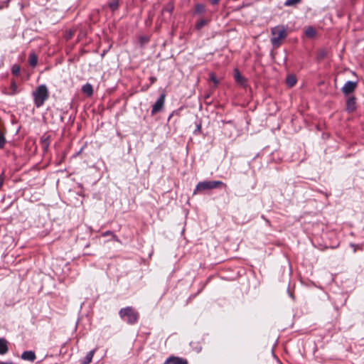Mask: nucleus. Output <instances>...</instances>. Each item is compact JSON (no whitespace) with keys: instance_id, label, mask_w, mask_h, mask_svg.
<instances>
[{"instance_id":"27","label":"nucleus","mask_w":364,"mask_h":364,"mask_svg":"<svg viewBox=\"0 0 364 364\" xmlns=\"http://www.w3.org/2000/svg\"><path fill=\"white\" fill-rule=\"evenodd\" d=\"M149 80L150 81V85L146 86V90H147L150 87V85H153L156 81L157 79L156 77L151 76L149 77Z\"/></svg>"},{"instance_id":"17","label":"nucleus","mask_w":364,"mask_h":364,"mask_svg":"<svg viewBox=\"0 0 364 364\" xmlns=\"http://www.w3.org/2000/svg\"><path fill=\"white\" fill-rule=\"evenodd\" d=\"M286 83L289 87H294L296 83V79L294 75H288Z\"/></svg>"},{"instance_id":"28","label":"nucleus","mask_w":364,"mask_h":364,"mask_svg":"<svg viewBox=\"0 0 364 364\" xmlns=\"http://www.w3.org/2000/svg\"><path fill=\"white\" fill-rule=\"evenodd\" d=\"M108 235H113L114 237H115V235H113L112 232L110 230H107L102 233V236H108Z\"/></svg>"},{"instance_id":"7","label":"nucleus","mask_w":364,"mask_h":364,"mask_svg":"<svg viewBox=\"0 0 364 364\" xmlns=\"http://www.w3.org/2000/svg\"><path fill=\"white\" fill-rule=\"evenodd\" d=\"M164 364H188V360L183 358L172 355L167 358Z\"/></svg>"},{"instance_id":"6","label":"nucleus","mask_w":364,"mask_h":364,"mask_svg":"<svg viewBox=\"0 0 364 364\" xmlns=\"http://www.w3.org/2000/svg\"><path fill=\"white\" fill-rule=\"evenodd\" d=\"M357 87V82L354 81H347L343 87L341 88V91L346 95H348L351 94L355 90Z\"/></svg>"},{"instance_id":"31","label":"nucleus","mask_w":364,"mask_h":364,"mask_svg":"<svg viewBox=\"0 0 364 364\" xmlns=\"http://www.w3.org/2000/svg\"><path fill=\"white\" fill-rule=\"evenodd\" d=\"M201 129V125L200 124H198L197 125L196 127V131L195 132H200Z\"/></svg>"},{"instance_id":"1","label":"nucleus","mask_w":364,"mask_h":364,"mask_svg":"<svg viewBox=\"0 0 364 364\" xmlns=\"http://www.w3.org/2000/svg\"><path fill=\"white\" fill-rule=\"evenodd\" d=\"M33 103L37 108L42 107L49 98V91L44 84L41 85L32 92Z\"/></svg>"},{"instance_id":"24","label":"nucleus","mask_w":364,"mask_h":364,"mask_svg":"<svg viewBox=\"0 0 364 364\" xmlns=\"http://www.w3.org/2000/svg\"><path fill=\"white\" fill-rule=\"evenodd\" d=\"M11 73L14 75H18L20 73V66L15 64L11 68Z\"/></svg>"},{"instance_id":"3","label":"nucleus","mask_w":364,"mask_h":364,"mask_svg":"<svg viewBox=\"0 0 364 364\" xmlns=\"http://www.w3.org/2000/svg\"><path fill=\"white\" fill-rule=\"evenodd\" d=\"M119 315L124 321L130 325L136 323L139 316V313L132 306L121 309L119 311Z\"/></svg>"},{"instance_id":"29","label":"nucleus","mask_w":364,"mask_h":364,"mask_svg":"<svg viewBox=\"0 0 364 364\" xmlns=\"http://www.w3.org/2000/svg\"><path fill=\"white\" fill-rule=\"evenodd\" d=\"M212 5H218L220 0H209Z\"/></svg>"},{"instance_id":"8","label":"nucleus","mask_w":364,"mask_h":364,"mask_svg":"<svg viewBox=\"0 0 364 364\" xmlns=\"http://www.w3.org/2000/svg\"><path fill=\"white\" fill-rule=\"evenodd\" d=\"M346 111L348 113L354 112L356 109V98L355 97H350L346 101Z\"/></svg>"},{"instance_id":"21","label":"nucleus","mask_w":364,"mask_h":364,"mask_svg":"<svg viewBox=\"0 0 364 364\" xmlns=\"http://www.w3.org/2000/svg\"><path fill=\"white\" fill-rule=\"evenodd\" d=\"M208 23L207 20L201 19L199 21L197 22L196 24V28L197 30H200L206 23Z\"/></svg>"},{"instance_id":"2","label":"nucleus","mask_w":364,"mask_h":364,"mask_svg":"<svg viewBox=\"0 0 364 364\" xmlns=\"http://www.w3.org/2000/svg\"><path fill=\"white\" fill-rule=\"evenodd\" d=\"M271 43L274 47H279L282 40L287 36V28L283 25H278L271 28Z\"/></svg>"},{"instance_id":"4","label":"nucleus","mask_w":364,"mask_h":364,"mask_svg":"<svg viewBox=\"0 0 364 364\" xmlns=\"http://www.w3.org/2000/svg\"><path fill=\"white\" fill-rule=\"evenodd\" d=\"M223 186L226 187V184L221 181H203L199 182L193 191V194H196L198 192H201L206 190H211L219 186Z\"/></svg>"},{"instance_id":"30","label":"nucleus","mask_w":364,"mask_h":364,"mask_svg":"<svg viewBox=\"0 0 364 364\" xmlns=\"http://www.w3.org/2000/svg\"><path fill=\"white\" fill-rule=\"evenodd\" d=\"M0 364H15L12 361L3 362L0 361Z\"/></svg>"},{"instance_id":"15","label":"nucleus","mask_w":364,"mask_h":364,"mask_svg":"<svg viewBox=\"0 0 364 364\" xmlns=\"http://www.w3.org/2000/svg\"><path fill=\"white\" fill-rule=\"evenodd\" d=\"M41 143L44 151H47L50 145V137L46 134H43L41 137Z\"/></svg>"},{"instance_id":"11","label":"nucleus","mask_w":364,"mask_h":364,"mask_svg":"<svg viewBox=\"0 0 364 364\" xmlns=\"http://www.w3.org/2000/svg\"><path fill=\"white\" fill-rule=\"evenodd\" d=\"M95 353V350H92L89 351L86 355L80 360V364H89L91 363L94 354Z\"/></svg>"},{"instance_id":"19","label":"nucleus","mask_w":364,"mask_h":364,"mask_svg":"<svg viewBox=\"0 0 364 364\" xmlns=\"http://www.w3.org/2000/svg\"><path fill=\"white\" fill-rule=\"evenodd\" d=\"M174 9V6L172 2H168L162 9L163 12H168L171 14Z\"/></svg>"},{"instance_id":"18","label":"nucleus","mask_w":364,"mask_h":364,"mask_svg":"<svg viewBox=\"0 0 364 364\" xmlns=\"http://www.w3.org/2000/svg\"><path fill=\"white\" fill-rule=\"evenodd\" d=\"M108 5L112 11H114L119 8V0H109Z\"/></svg>"},{"instance_id":"10","label":"nucleus","mask_w":364,"mask_h":364,"mask_svg":"<svg viewBox=\"0 0 364 364\" xmlns=\"http://www.w3.org/2000/svg\"><path fill=\"white\" fill-rule=\"evenodd\" d=\"M36 356L33 351L32 350H26L23 352V353L21 355V358L24 360H28L31 362H33L35 360Z\"/></svg>"},{"instance_id":"26","label":"nucleus","mask_w":364,"mask_h":364,"mask_svg":"<svg viewBox=\"0 0 364 364\" xmlns=\"http://www.w3.org/2000/svg\"><path fill=\"white\" fill-rule=\"evenodd\" d=\"M306 34L308 36H310V37H313L315 34V31L314 30V28H308L306 31Z\"/></svg>"},{"instance_id":"14","label":"nucleus","mask_w":364,"mask_h":364,"mask_svg":"<svg viewBox=\"0 0 364 364\" xmlns=\"http://www.w3.org/2000/svg\"><path fill=\"white\" fill-rule=\"evenodd\" d=\"M82 92L87 96L90 97L93 94V88L91 84L86 83L82 87Z\"/></svg>"},{"instance_id":"12","label":"nucleus","mask_w":364,"mask_h":364,"mask_svg":"<svg viewBox=\"0 0 364 364\" xmlns=\"http://www.w3.org/2000/svg\"><path fill=\"white\" fill-rule=\"evenodd\" d=\"M9 350L8 342L4 338H0V355L6 354Z\"/></svg>"},{"instance_id":"9","label":"nucleus","mask_w":364,"mask_h":364,"mask_svg":"<svg viewBox=\"0 0 364 364\" xmlns=\"http://www.w3.org/2000/svg\"><path fill=\"white\" fill-rule=\"evenodd\" d=\"M234 78L237 83H238L240 86L245 87L247 85L246 79L241 75L239 70L237 69L235 70Z\"/></svg>"},{"instance_id":"13","label":"nucleus","mask_w":364,"mask_h":364,"mask_svg":"<svg viewBox=\"0 0 364 364\" xmlns=\"http://www.w3.org/2000/svg\"><path fill=\"white\" fill-rule=\"evenodd\" d=\"M19 92V90L18 89V86L15 82V80H11V86L9 88V90L6 93L9 95H15Z\"/></svg>"},{"instance_id":"5","label":"nucleus","mask_w":364,"mask_h":364,"mask_svg":"<svg viewBox=\"0 0 364 364\" xmlns=\"http://www.w3.org/2000/svg\"><path fill=\"white\" fill-rule=\"evenodd\" d=\"M165 94H161L156 102L154 104L151 109V114L154 115L160 112L164 107L165 102Z\"/></svg>"},{"instance_id":"23","label":"nucleus","mask_w":364,"mask_h":364,"mask_svg":"<svg viewBox=\"0 0 364 364\" xmlns=\"http://www.w3.org/2000/svg\"><path fill=\"white\" fill-rule=\"evenodd\" d=\"M300 1L301 0H286L284 4L286 6H292L299 3Z\"/></svg>"},{"instance_id":"22","label":"nucleus","mask_w":364,"mask_h":364,"mask_svg":"<svg viewBox=\"0 0 364 364\" xmlns=\"http://www.w3.org/2000/svg\"><path fill=\"white\" fill-rule=\"evenodd\" d=\"M209 80L214 83L215 87H216L219 83L218 80L217 79L215 75L213 73H210L209 74Z\"/></svg>"},{"instance_id":"20","label":"nucleus","mask_w":364,"mask_h":364,"mask_svg":"<svg viewBox=\"0 0 364 364\" xmlns=\"http://www.w3.org/2000/svg\"><path fill=\"white\" fill-rule=\"evenodd\" d=\"M205 6L203 4H196L195 5V13L196 14H203L205 12Z\"/></svg>"},{"instance_id":"25","label":"nucleus","mask_w":364,"mask_h":364,"mask_svg":"<svg viewBox=\"0 0 364 364\" xmlns=\"http://www.w3.org/2000/svg\"><path fill=\"white\" fill-rule=\"evenodd\" d=\"M6 144V139L4 136L0 133V149H2Z\"/></svg>"},{"instance_id":"16","label":"nucleus","mask_w":364,"mask_h":364,"mask_svg":"<svg viewBox=\"0 0 364 364\" xmlns=\"http://www.w3.org/2000/svg\"><path fill=\"white\" fill-rule=\"evenodd\" d=\"M28 63L31 67H35L37 65L38 57L34 53H30Z\"/></svg>"}]
</instances>
